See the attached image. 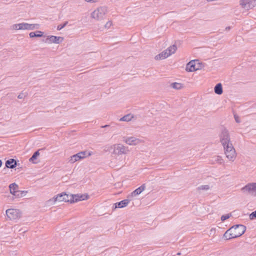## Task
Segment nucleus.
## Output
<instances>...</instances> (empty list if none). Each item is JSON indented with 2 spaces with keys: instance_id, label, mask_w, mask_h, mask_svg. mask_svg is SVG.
<instances>
[{
  "instance_id": "c756f323",
  "label": "nucleus",
  "mask_w": 256,
  "mask_h": 256,
  "mask_svg": "<svg viewBox=\"0 0 256 256\" xmlns=\"http://www.w3.org/2000/svg\"><path fill=\"white\" fill-rule=\"evenodd\" d=\"M252 6H254V8L256 6V0H252Z\"/></svg>"
},
{
  "instance_id": "39448f33",
  "label": "nucleus",
  "mask_w": 256,
  "mask_h": 256,
  "mask_svg": "<svg viewBox=\"0 0 256 256\" xmlns=\"http://www.w3.org/2000/svg\"><path fill=\"white\" fill-rule=\"evenodd\" d=\"M72 194H68L66 193H62L58 194L56 197L50 200V202H52L54 203L56 202H72L74 201L72 200Z\"/></svg>"
},
{
  "instance_id": "1a4fd4ad",
  "label": "nucleus",
  "mask_w": 256,
  "mask_h": 256,
  "mask_svg": "<svg viewBox=\"0 0 256 256\" xmlns=\"http://www.w3.org/2000/svg\"><path fill=\"white\" fill-rule=\"evenodd\" d=\"M106 9L104 8H99L94 10L92 14V18L99 20L103 18L106 13Z\"/></svg>"
},
{
  "instance_id": "a211bd4d",
  "label": "nucleus",
  "mask_w": 256,
  "mask_h": 256,
  "mask_svg": "<svg viewBox=\"0 0 256 256\" xmlns=\"http://www.w3.org/2000/svg\"><path fill=\"white\" fill-rule=\"evenodd\" d=\"M16 162L14 159H10L6 162V166L11 168H13L16 167Z\"/></svg>"
},
{
  "instance_id": "f8f14e48",
  "label": "nucleus",
  "mask_w": 256,
  "mask_h": 256,
  "mask_svg": "<svg viewBox=\"0 0 256 256\" xmlns=\"http://www.w3.org/2000/svg\"><path fill=\"white\" fill-rule=\"evenodd\" d=\"M240 4L244 8L250 10L252 8V0H240Z\"/></svg>"
},
{
  "instance_id": "dca6fc26",
  "label": "nucleus",
  "mask_w": 256,
  "mask_h": 256,
  "mask_svg": "<svg viewBox=\"0 0 256 256\" xmlns=\"http://www.w3.org/2000/svg\"><path fill=\"white\" fill-rule=\"evenodd\" d=\"M130 202L128 200H124L115 204V208H122L126 206Z\"/></svg>"
},
{
  "instance_id": "473e14b6",
  "label": "nucleus",
  "mask_w": 256,
  "mask_h": 256,
  "mask_svg": "<svg viewBox=\"0 0 256 256\" xmlns=\"http://www.w3.org/2000/svg\"><path fill=\"white\" fill-rule=\"evenodd\" d=\"M18 98H22V97H21V96H20V95H19V96H18Z\"/></svg>"
},
{
  "instance_id": "ddd939ff",
  "label": "nucleus",
  "mask_w": 256,
  "mask_h": 256,
  "mask_svg": "<svg viewBox=\"0 0 256 256\" xmlns=\"http://www.w3.org/2000/svg\"><path fill=\"white\" fill-rule=\"evenodd\" d=\"M72 198L74 200L72 202H74L78 201L86 200L88 198V196L87 194H72Z\"/></svg>"
},
{
  "instance_id": "2f4dec72",
  "label": "nucleus",
  "mask_w": 256,
  "mask_h": 256,
  "mask_svg": "<svg viewBox=\"0 0 256 256\" xmlns=\"http://www.w3.org/2000/svg\"><path fill=\"white\" fill-rule=\"evenodd\" d=\"M2 165V162L1 160H0V167H1Z\"/></svg>"
},
{
  "instance_id": "7c9ffc66",
  "label": "nucleus",
  "mask_w": 256,
  "mask_h": 256,
  "mask_svg": "<svg viewBox=\"0 0 256 256\" xmlns=\"http://www.w3.org/2000/svg\"><path fill=\"white\" fill-rule=\"evenodd\" d=\"M208 186H202V189H208Z\"/></svg>"
},
{
  "instance_id": "7ed1b4c3",
  "label": "nucleus",
  "mask_w": 256,
  "mask_h": 256,
  "mask_svg": "<svg viewBox=\"0 0 256 256\" xmlns=\"http://www.w3.org/2000/svg\"><path fill=\"white\" fill-rule=\"evenodd\" d=\"M6 220L16 221L21 217L20 211L16 208H9L6 210Z\"/></svg>"
},
{
  "instance_id": "4be33fe9",
  "label": "nucleus",
  "mask_w": 256,
  "mask_h": 256,
  "mask_svg": "<svg viewBox=\"0 0 256 256\" xmlns=\"http://www.w3.org/2000/svg\"><path fill=\"white\" fill-rule=\"evenodd\" d=\"M133 118L132 115L130 114H127L122 118L120 120V121H126L128 122L130 121Z\"/></svg>"
},
{
  "instance_id": "c85d7f7f",
  "label": "nucleus",
  "mask_w": 256,
  "mask_h": 256,
  "mask_svg": "<svg viewBox=\"0 0 256 256\" xmlns=\"http://www.w3.org/2000/svg\"><path fill=\"white\" fill-rule=\"evenodd\" d=\"M98 0H85L86 2H98Z\"/></svg>"
},
{
  "instance_id": "b1692460",
  "label": "nucleus",
  "mask_w": 256,
  "mask_h": 256,
  "mask_svg": "<svg viewBox=\"0 0 256 256\" xmlns=\"http://www.w3.org/2000/svg\"><path fill=\"white\" fill-rule=\"evenodd\" d=\"M40 155V152L38 151L35 152L31 158L30 159V161H32L36 159V158Z\"/></svg>"
},
{
  "instance_id": "9d476101",
  "label": "nucleus",
  "mask_w": 256,
  "mask_h": 256,
  "mask_svg": "<svg viewBox=\"0 0 256 256\" xmlns=\"http://www.w3.org/2000/svg\"><path fill=\"white\" fill-rule=\"evenodd\" d=\"M10 192L13 195L20 197L22 196L23 194H26L24 191H19L18 190V186L16 184H10L9 186Z\"/></svg>"
},
{
  "instance_id": "4468645a",
  "label": "nucleus",
  "mask_w": 256,
  "mask_h": 256,
  "mask_svg": "<svg viewBox=\"0 0 256 256\" xmlns=\"http://www.w3.org/2000/svg\"><path fill=\"white\" fill-rule=\"evenodd\" d=\"M47 40L48 43H56L58 44L60 42H62L64 40V38L61 36H48L47 38Z\"/></svg>"
},
{
  "instance_id": "72a5a7b5",
  "label": "nucleus",
  "mask_w": 256,
  "mask_h": 256,
  "mask_svg": "<svg viewBox=\"0 0 256 256\" xmlns=\"http://www.w3.org/2000/svg\"><path fill=\"white\" fill-rule=\"evenodd\" d=\"M236 122H238V120H236Z\"/></svg>"
},
{
  "instance_id": "0eeeda50",
  "label": "nucleus",
  "mask_w": 256,
  "mask_h": 256,
  "mask_svg": "<svg viewBox=\"0 0 256 256\" xmlns=\"http://www.w3.org/2000/svg\"><path fill=\"white\" fill-rule=\"evenodd\" d=\"M91 155L92 152H80L71 156L69 158V162L70 163H74Z\"/></svg>"
},
{
  "instance_id": "2eb2a0df",
  "label": "nucleus",
  "mask_w": 256,
  "mask_h": 256,
  "mask_svg": "<svg viewBox=\"0 0 256 256\" xmlns=\"http://www.w3.org/2000/svg\"><path fill=\"white\" fill-rule=\"evenodd\" d=\"M125 142L129 145H136L140 142V140L135 138L130 137L126 138Z\"/></svg>"
},
{
  "instance_id": "5701e85b",
  "label": "nucleus",
  "mask_w": 256,
  "mask_h": 256,
  "mask_svg": "<svg viewBox=\"0 0 256 256\" xmlns=\"http://www.w3.org/2000/svg\"><path fill=\"white\" fill-rule=\"evenodd\" d=\"M172 88L176 89H180L182 88V85L181 84L174 82L172 84Z\"/></svg>"
},
{
  "instance_id": "393cba45",
  "label": "nucleus",
  "mask_w": 256,
  "mask_h": 256,
  "mask_svg": "<svg viewBox=\"0 0 256 256\" xmlns=\"http://www.w3.org/2000/svg\"><path fill=\"white\" fill-rule=\"evenodd\" d=\"M230 217V215L229 214L222 216L221 217V220L222 221H224L225 220L228 219Z\"/></svg>"
},
{
  "instance_id": "aec40b11",
  "label": "nucleus",
  "mask_w": 256,
  "mask_h": 256,
  "mask_svg": "<svg viewBox=\"0 0 256 256\" xmlns=\"http://www.w3.org/2000/svg\"><path fill=\"white\" fill-rule=\"evenodd\" d=\"M214 92L218 94H221L222 93V85L220 83L218 84L214 87Z\"/></svg>"
},
{
  "instance_id": "6e6552de",
  "label": "nucleus",
  "mask_w": 256,
  "mask_h": 256,
  "mask_svg": "<svg viewBox=\"0 0 256 256\" xmlns=\"http://www.w3.org/2000/svg\"><path fill=\"white\" fill-rule=\"evenodd\" d=\"M202 68V65L198 60H192L186 66V70L192 72Z\"/></svg>"
},
{
  "instance_id": "9b49d317",
  "label": "nucleus",
  "mask_w": 256,
  "mask_h": 256,
  "mask_svg": "<svg viewBox=\"0 0 256 256\" xmlns=\"http://www.w3.org/2000/svg\"><path fill=\"white\" fill-rule=\"evenodd\" d=\"M242 190L244 192L256 196V183L248 184L243 188Z\"/></svg>"
},
{
  "instance_id": "f257e3e1",
  "label": "nucleus",
  "mask_w": 256,
  "mask_h": 256,
  "mask_svg": "<svg viewBox=\"0 0 256 256\" xmlns=\"http://www.w3.org/2000/svg\"><path fill=\"white\" fill-rule=\"evenodd\" d=\"M221 142L225 150V154L226 158L230 160H234L236 158V153L232 144L229 142V138L227 132H224L222 133Z\"/></svg>"
},
{
  "instance_id": "f3484780",
  "label": "nucleus",
  "mask_w": 256,
  "mask_h": 256,
  "mask_svg": "<svg viewBox=\"0 0 256 256\" xmlns=\"http://www.w3.org/2000/svg\"><path fill=\"white\" fill-rule=\"evenodd\" d=\"M124 146L120 144L114 146V152L116 154H120L124 152Z\"/></svg>"
},
{
  "instance_id": "6ab92c4d",
  "label": "nucleus",
  "mask_w": 256,
  "mask_h": 256,
  "mask_svg": "<svg viewBox=\"0 0 256 256\" xmlns=\"http://www.w3.org/2000/svg\"><path fill=\"white\" fill-rule=\"evenodd\" d=\"M146 186L144 184L141 186L136 190H134L132 193V196H136L140 194L142 192L145 190Z\"/></svg>"
},
{
  "instance_id": "f03ea898",
  "label": "nucleus",
  "mask_w": 256,
  "mask_h": 256,
  "mask_svg": "<svg viewBox=\"0 0 256 256\" xmlns=\"http://www.w3.org/2000/svg\"><path fill=\"white\" fill-rule=\"evenodd\" d=\"M246 228L243 225H236L226 230L224 234V238L226 240L242 236Z\"/></svg>"
},
{
  "instance_id": "20e7f679",
  "label": "nucleus",
  "mask_w": 256,
  "mask_h": 256,
  "mask_svg": "<svg viewBox=\"0 0 256 256\" xmlns=\"http://www.w3.org/2000/svg\"><path fill=\"white\" fill-rule=\"evenodd\" d=\"M176 46L175 45L171 46L165 50L156 55L154 58L157 60H164L171 54H174L176 52Z\"/></svg>"
},
{
  "instance_id": "423d86ee",
  "label": "nucleus",
  "mask_w": 256,
  "mask_h": 256,
  "mask_svg": "<svg viewBox=\"0 0 256 256\" xmlns=\"http://www.w3.org/2000/svg\"><path fill=\"white\" fill-rule=\"evenodd\" d=\"M38 24H28L27 23H22L14 24L12 28L14 30H34L38 28Z\"/></svg>"
},
{
  "instance_id": "bb28decb",
  "label": "nucleus",
  "mask_w": 256,
  "mask_h": 256,
  "mask_svg": "<svg viewBox=\"0 0 256 256\" xmlns=\"http://www.w3.org/2000/svg\"><path fill=\"white\" fill-rule=\"evenodd\" d=\"M112 22L111 21H108L106 24L105 28H108L112 26Z\"/></svg>"
},
{
  "instance_id": "a878e982",
  "label": "nucleus",
  "mask_w": 256,
  "mask_h": 256,
  "mask_svg": "<svg viewBox=\"0 0 256 256\" xmlns=\"http://www.w3.org/2000/svg\"><path fill=\"white\" fill-rule=\"evenodd\" d=\"M250 218L251 220H253L254 218H256V210L252 212L250 215Z\"/></svg>"
},
{
  "instance_id": "cd10ccee",
  "label": "nucleus",
  "mask_w": 256,
  "mask_h": 256,
  "mask_svg": "<svg viewBox=\"0 0 256 256\" xmlns=\"http://www.w3.org/2000/svg\"><path fill=\"white\" fill-rule=\"evenodd\" d=\"M68 24V22H66L63 25H58L57 27L58 30H60L62 28H64Z\"/></svg>"
},
{
  "instance_id": "412c9836",
  "label": "nucleus",
  "mask_w": 256,
  "mask_h": 256,
  "mask_svg": "<svg viewBox=\"0 0 256 256\" xmlns=\"http://www.w3.org/2000/svg\"><path fill=\"white\" fill-rule=\"evenodd\" d=\"M43 33L40 31H37L36 32H31L30 33V38L41 37L42 36Z\"/></svg>"
}]
</instances>
